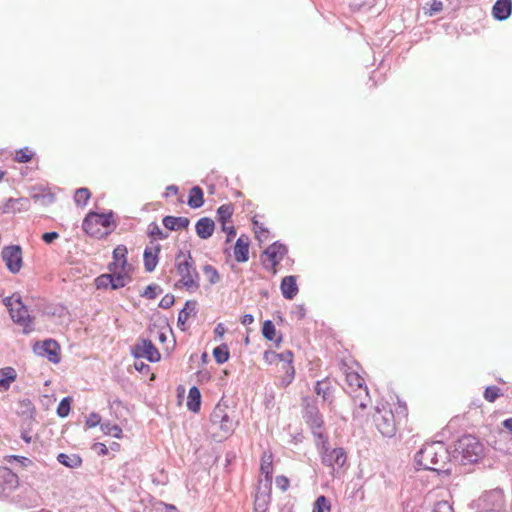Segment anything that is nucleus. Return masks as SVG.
Returning <instances> with one entry per match:
<instances>
[{
	"instance_id": "nucleus-1",
	"label": "nucleus",
	"mask_w": 512,
	"mask_h": 512,
	"mask_svg": "<svg viewBox=\"0 0 512 512\" xmlns=\"http://www.w3.org/2000/svg\"><path fill=\"white\" fill-rule=\"evenodd\" d=\"M451 453L441 441L426 443L415 455L416 465L425 470L449 473Z\"/></svg>"
},
{
	"instance_id": "nucleus-2",
	"label": "nucleus",
	"mask_w": 512,
	"mask_h": 512,
	"mask_svg": "<svg viewBox=\"0 0 512 512\" xmlns=\"http://www.w3.org/2000/svg\"><path fill=\"white\" fill-rule=\"evenodd\" d=\"M175 268L180 276L179 283L189 292H195L200 287V275L196 269L191 252L180 250L175 257Z\"/></svg>"
},
{
	"instance_id": "nucleus-3",
	"label": "nucleus",
	"mask_w": 512,
	"mask_h": 512,
	"mask_svg": "<svg viewBox=\"0 0 512 512\" xmlns=\"http://www.w3.org/2000/svg\"><path fill=\"white\" fill-rule=\"evenodd\" d=\"M484 455L483 444L472 435H465L458 439L452 453L453 459L463 465L478 462Z\"/></svg>"
},
{
	"instance_id": "nucleus-4",
	"label": "nucleus",
	"mask_w": 512,
	"mask_h": 512,
	"mask_svg": "<svg viewBox=\"0 0 512 512\" xmlns=\"http://www.w3.org/2000/svg\"><path fill=\"white\" fill-rule=\"evenodd\" d=\"M304 414L306 423L310 426L313 436L316 438V445L321 443L325 446L327 437L322 431L323 417L315 402L309 397L303 398Z\"/></svg>"
},
{
	"instance_id": "nucleus-5",
	"label": "nucleus",
	"mask_w": 512,
	"mask_h": 512,
	"mask_svg": "<svg viewBox=\"0 0 512 512\" xmlns=\"http://www.w3.org/2000/svg\"><path fill=\"white\" fill-rule=\"evenodd\" d=\"M471 507L475 512H508L505 496L497 489L484 492L472 502Z\"/></svg>"
},
{
	"instance_id": "nucleus-6",
	"label": "nucleus",
	"mask_w": 512,
	"mask_h": 512,
	"mask_svg": "<svg viewBox=\"0 0 512 512\" xmlns=\"http://www.w3.org/2000/svg\"><path fill=\"white\" fill-rule=\"evenodd\" d=\"M113 224V213L90 212L82 223L83 230L95 238H101L107 234L102 228H109Z\"/></svg>"
},
{
	"instance_id": "nucleus-7",
	"label": "nucleus",
	"mask_w": 512,
	"mask_h": 512,
	"mask_svg": "<svg viewBox=\"0 0 512 512\" xmlns=\"http://www.w3.org/2000/svg\"><path fill=\"white\" fill-rule=\"evenodd\" d=\"M373 418L378 431L384 437H393L396 434L395 417L389 407L377 408Z\"/></svg>"
},
{
	"instance_id": "nucleus-8",
	"label": "nucleus",
	"mask_w": 512,
	"mask_h": 512,
	"mask_svg": "<svg viewBox=\"0 0 512 512\" xmlns=\"http://www.w3.org/2000/svg\"><path fill=\"white\" fill-rule=\"evenodd\" d=\"M287 252V247L279 242H274L268 246L261 256L264 268L276 274L277 265L282 261Z\"/></svg>"
},
{
	"instance_id": "nucleus-9",
	"label": "nucleus",
	"mask_w": 512,
	"mask_h": 512,
	"mask_svg": "<svg viewBox=\"0 0 512 512\" xmlns=\"http://www.w3.org/2000/svg\"><path fill=\"white\" fill-rule=\"evenodd\" d=\"M317 446L320 447L322 463L325 466L331 467L334 471H336L345 465L347 461V455L343 448L338 447L330 449L328 447V441L326 442L325 446H323L321 442Z\"/></svg>"
},
{
	"instance_id": "nucleus-10",
	"label": "nucleus",
	"mask_w": 512,
	"mask_h": 512,
	"mask_svg": "<svg viewBox=\"0 0 512 512\" xmlns=\"http://www.w3.org/2000/svg\"><path fill=\"white\" fill-rule=\"evenodd\" d=\"M10 316L12 320L23 327V333L29 334L34 330L32 318L30 317L26 306L22 303L19 296L16 299V306L10 308Z\"/></svg>"
},
{
	"instance_id": "nucleus-11",
	"label": "nucleus",
	"mask_w": 512,
	"mask_h": 512,
	"mask_svg": "<svg viewBox=\"0 0 512 512\" xmlns=\"http://www.w3.org/2000/svg\"><path fill=\"white\" fill-rule=\"evenodd\" d=\"M132 354L135 358H145L149 362H157L161 356L152 341L148 339L139 340L132 348Z\"/></svg>"
},
{
	"instance_id": "nucleus-12",
	"label": "nucleus",
	"mask_w": 512,
	"mask_h": 512,
	"mask_svg": "<svg viewBox=\"0 0 512 512\" xmlns=\"http://www.w3.org/2000/svg\"><path fill=\"white\" fill-rule=\"evenodd\" d=\"M2 259L11 273H17L22 267V250L20 246L13 245L4 247L2 250Z\"/></svg>"
},
{
	"instance_id": "nucleus-13",
	"label": "nucleus",
	"mask_w": 512,
	"mask_h": 512,
	"mask_svg": "<svg viewBox=\"0 0 512 512\" xmlns=\"http://www.w3.org/2000/svg\"><path fill=\"white\" fill-rule=\"evenodd\" d=\"M33 350L39 356H45L52 363L60 362V346L53 339H47L43 342H36Z\"/></svg>"
},
{
	"instance_id": "nucleus-14",
	"label": "nucleus",
	"mask_w": 512,
	"mask_h": 512,
	"mask_svg": "<svg viewBox=\"0 0 512 512\" xmlns=\"http://www.w3.org/2000/svg\"><path fill=\"white\" fill-rule=\"evenodd\" d=\"M270 490L271 484H262L261 480L255 495L254 507L256 512H265L267 510L270 503Z\"/></svg>"
},
{
	"instance_id": "nucleus-15",
	"label": "nucleus",
	"mask_w": 512,
	"mask_h": 512,
	"mask_svg": "<svg viewBox=\"0 0 512 512\" xmlns=\"http://www.w3.org/2000/svg\"><path fill=\"white\" fill-rule=\"evenodd\" d=\"M152 247H146L144 250L143 258H144V267L147 272H152L155 270L158 264V255L161 250V246L158 243H153Z\"/></svg>"
},
{
	"instance_id": "nucleus-16",
	"label": "nucleus",
	"mask_w": 512,
	"mask_h": 512,
	"mask_svg": "<svg viewBox=\"0 0 512 512\" xmlns=\"http://www.w3.org/2000/svg\"><path fill=\"white\" fill-rule=\"evenodd\" d=\"M314 391L322 398L323 402H327L329 405L333 403L334 387L328 378L317 381L315 383Z\"/></svg>"
},
{
	"instance_id": "nucleus-17",
	"label": "nucleus",
	"mask_w": 512,
	"mask_h": 512,
	"mask_svg": "<svg viewBox=\"0 0 512 512\" xmlns=\"http://www.w3.org/2000/svg\"><path fill=\"white\" fill-rule=\"evenodd\" d=\"M18 485V477L9 468L0 467V493L10 491Z\"/></svg>"
},
{
	"instance_id": "nucleus-18",
	"label": "nucleus",
	"mask_w": 512,
	"mask_h": 512,
	"mask_svg": "<svg viewBox=\"0 0 512 512\" xmlns=\"http://www.w3.org/2000/svg\"><path fill=\"white\" fill-rule=\"evenodd\" d=\"M249 238L245 235H241L234 246L233 254L234 258L239 263H244L249 259Z\"/></svg>"
},
{
	"instance_id": "nucleus-19",
	"label": "nucleus",
	"mask_w": 512,
	"mask_h": 512,
	"mask_svg": "<svg viewBox=\"0 0 512 512\" xmlns=\"http://www.w3.org/2000/svg\"><path fill=\"white\" fill-rule=\"evenodd\" d=\"M237 422L234 421L230 416L221 421V424H216L211 430L213 436L219 441L227 438L235 429Z\"/></svg>"
},
{
	"instance_id": "nucleus-20",
	"label": "nucleus",
	"mask_w": 512,
	"mask_h": 512,
	"mask_svg": "<svg viewBox=\"0 0 512 512\" xmlns=\"http://www.w3.org/2000/svg\"><path fill=\"white\" fill-rule=\"evenodd\" d=\"M214 221L208 217L200 218L195 225L196 234L201 239H208L213 235Z\"/></svg>"
},
{
	"instance_id": "nucleus-21",
	"label": "nucleus",
	"mask_w": 512,
	"mask_h": 512,
	"mask_svg": "<svg viewBox=\"0 0 512 512\" xmlns=\"http://www.w3.org/2000/svg\"><path fill=\"white\" fill-rule=\"evenodd\" d=\"M512 12V0H497L492 8V14L497 20L509 18Z\"/></svg>"
},
{
	"instance_id": "nucleus-22",
	"label": "nucleus",
	"mask_w": 512,
	"mask_h": 512,
	"mask_svg": "<svg viewBox=\"0 0 512 512\" xmlns=\"http://www.w3.org/2000/svg\"><path fill=\"white\" fill-rule=\"evenodd\" d=\"M260 471L265 476L262 484L272 485V474H273V455L269 451H265L261 457Z\"/></svg>"
},
{
	"instance_id": "nucleus-23",
	"label": "nucleus",
	"mask_w": 512,
	"mask_h": 512,
	"mask_svg": "<svg viewBox=\"0 0 512 512\" xmlns=\"http://www.w3.org/2000/svg\"><path fill=\"white\" fill-rule=\"evenodd\" d=\"M280 290L285 299L292 300L298 293L295 276H285L280 284Z\"/></svg>"
},
{
	"instance_id": "nucleus-24",
	"label": "nucleus",
	"mask_w": 512,
	"mask_h": 512,
	"mask_svg": "<svg viewBox=\"0 0 512 512\" xmlns=\"http://www.w3.org/2000/svg\"><path fill=\"white\" fill-rule=\"evenodd\" d=\"M197 302L189 300L178 314L177 324L181 330H185V325L190 316H196Z\"/></svg>"
},
{
	"instance_id": "nucleus-25",
	"label": "nucleus",
	"mask_w": 512,
	"mask_h": 512,
	"mask_svg": "<svg viewBox=\"0 0 512 512\" xmlns=\"http://www.w3.org/2000/svg\"><path fill=\"white\" fill-rule=\"evenodd\" d=\"M128 251L127 248L124 245H118L113 250V259L114 262L109 265V269L112 271L113 269L116 270L120 268L121 270H124L127 265V255Z\"/></svg>"
},
{
	"instance_id": "nucleus-26",
	"label": "nucleus",
	"mask_w": 512,
	"mask_h": 512,
	"mask_svg": "<svg viewBox=\"0 0 512 512\" xmlns=\"http://www.w3.org/2000/svg\"><path fill=\"white\" fill-rule=\"evenodd\" d=\"M163 225L168 230H178L182 228H187L189 226L190 220L187 217H174V216H165L163 218Z\"/></svg>"
},
{
	"instance_id": "nucleus-27",
	"label": "nucleus",
	"mask_w": 512,
	"mask_h": 512,
	"mask_svg": "<svg viewBox=\"0 0 512 512\" xmlns=\"http://www.w3.org/2000/svg\"><path fill=\"white\" fill-rule=\"evenodd\" d=\"M16 371L12 367L0 369V389L8 390L11 383L16 379Z\"/></svg>"
},
{
	"instance_id": "nucleus-28",
	"label": "nucleus",
	"mask_w": 512,
	"mask_h": 512,
	"mask_svg": "<svg viewBox=\"0 0 512 512\" xmlns=\"http://www.w3.org/2000/svg\"><path fill=\"white\" fill-rule=\"evenodd\" d=\"M201 405V393L200 390L193 386L189 389L187 407L192 412H198Z\"/></svg>"
},
{
	"instance_id": "nucleus-29",
	"label": "nucleus",
	"mask_w": 512,
	"mask_h": 512,
	"mask_svg": "<svg viewBox=\"0 0 512 512\" xmlns=\"http://www.w3.org/2000/svg\"><path fill=\"white\" fill-rule=\"evenodd\" d=\"M350 395L354 401V404L359 409H362V410L366 409L367 406L369 405V403L371 402L367 388H361V390H359L355 393H352Z\"/></svg>"
},
{
	"instance_id": "nucleus-30",
	"label": "nucleus",
	"mask_w": 512,
	"mask_h": 512,
	"mask_svg": "<svg viewBox=\"0 0 512 512\" xmlns=\"http://www.w3.org/2000/svg\"><path fill=\"white\" fill-rule=\"evenodd\" d=\"M227 407L222 404H217L210 415V429L216 424H221V421L228 417Z\"/></svg>"
},
{
	"instance_id": "nucleus-31",
	"label": "nucleus",
	"mask_w": 512,
	"mask_h": 512,
	"mask_svg": "<svg viewBox=\"0 0 512 512\" xmlns=\"http://www.w3.org/2000/svg\"><path fill=\"white\" fill-rule=\"evenodd\" d=\"M204 203L203 191L199 186H194L189 192L188 205L191 208H200Z\"/></svg>"
},
{
	"instance_id": "nucleus-32",
	"label": "nucleus",
	"mask_w": 512,
	"mask_h": 512,
	"mask_svg": "<svg viewBox=\"0 0 512 512\" xmlns=\"http://www.w3.org/2000/svg\"><path fill=\"white\" fill-rule=\"evenodd\" d=\"M346 381H347L348 386L350 387V391H349L350 394L361 390V388H367L364 385V379L361 378L360 375L357 373H354V372L347 373Z\"/></svg>"
},
{
	"instance_id": "nucleus-33",
	"label": "nucleus",
	"mask_w": 512,
	"mask_h": 512,
	"mask_svg": "<svg viewBox=\"0 0 512 512\" xmlns=\"http://www.w3.org/2000/svg\"><path fill=\"white\" fill-rule=\"evenodd\" d=\"M57 460L59 463L69 468H77L82 463L81 458L76 454L60 453L57 456Z\"/></svg>"
},
{
	"instance_id": "nucleus-34",
	"label": "nucleus",
	"mask_w": 512,
	"mask_h": 512,
	"mask_svg": "<svg viewBox=\"0 0 512 512\" xmlns=\"http://www.w3.org/2000/svg\"><path fill=\"white\" fill-rule=\"evenodd\" d=\"M229 349L226 344H221L214 348L213 357L218 364H223L229 359Z\"/></svg>"
},
{
	"instance_id": "nucleus-35",
	"label": "nucleus",
	"mask_w": 512,
	"mask_h": 512,
	"mask_svg": "<svg viewBox=\"0 0 512 512\" xmlns=\"http://www.w3.org/2000/svg\"><path fill=\"white\" fill-rule=\"evenodd\" d=\"M262 334L267 340H270V341L275 340L277 343H279L281 341V337H279L278 339H275L276 329H275V325L273 324V322L271 320H266L263 323Z\"/></svg>"
},
{
	"instance_id": "nucleus-36",
	"label": "nucleus",
	"mask_w": 512,
	"mask_h": 512,
	"mask_svg": "<svg viewBox=\"0 0 512 512\" xmlns=\"http://www.w3.org/2000/svg\"><path fill=\"white\" fill-rule=\"evenodd\" d=\"M233 214V207L230 204L221 205L217 209L218 221L221 223H227Z\"/></svg>"
},
{
	"instance_id": "nucleus-37",
	"label": "nucleus",
	"mask_w": 512,
	"mask_h": 512,
	"mask_svg": "<svg viewBox=\"0 0 512 512\" xmlns=\"http://www.w3.org/2000/svg\"><path fill=\"white\" fill-rule=\"evenodd\" d=\"M101 431L105 435H111L115 438H121L122 437V429L116 425L111 424L110 422H104L101 424Z\"/></svg>"
},
{
	"instance_id": "nucleus-38",
	"label": "nucleus",
	"mask_w": 512,
	"mask_h": 512,
	"mask_svg": "<svg viewBox=\"0 0 512 512\" xmlns=\"http://www.w3.org/2000/svg\"><path fill=\"white\" fill-rule=\"evenodd\" d=\"M111 275V288L116 290L126 285L127 275L124 273H110Z\"/></svg>"
},
{
	"instance_id": "nucleus-39",
	"label": "nucleus",
	"mask_w": 512,
	"mask_h": 512,
	"mask_svg": "<svg viewBox=\"0 0 512 512\" xmlns=\"http://www.w3.org/2000/svg\"><path fill=\"white\" fill-rule=\"evenodd\" d=\"M91 194L87 188H78L74 195V201L78 206H85Z\"/></svg>"
},
{
	"instance_id": "nucleus-40",
	"label": "nucleus",
	"mask_w": 512,
	"mask_h": 512,
	"mask_svg": "<svg viewBox=\"0 0 512 512\" xmlns=\"http://www.w3.org/2000/svg\"><path fill=\"white\" fill-rule=\"evenodd\" d=\"M203 273L207 277L210 284H216L220 281V275L215 267L210 264H206L203 267Z\"/></svg>"
},
{
	"instance_id": "nucleus-41",
	"label": "nucleus",
	"mask_w": 512,
	"mask_h": 512,
	"mask_svg": "<svg viewBox=\"0 0 512 512\" xmlns=\"http://www.w3.org/2000/svg\"><path fill=\"white\" fill-rule=\"evenodd\" d=\"M331 506L325 496H319L315 503L313 512H330Z\"/></svg>"
},
{
	"instance_id": "nucleus-42",
	"label": "nucleus",
	"mask_w": 512,
	"mask_h": 512,
	"mask_svg": "<svg viewBox=\"0 0 512 512\" xmlns=\"http://www.w3.org/2000/svg\"><path fill=\"white\" fill-rule=\"evenodd\" d=\"M148 235L151 238H158L160 240H164L168 237V234L163 232L157 223L152 222L148 227Z\"/></svg>"
},
{
	"instance_id": "nucleus-43",
	"label": "nucleus",
	"mask_w": 512,
	"mask_h": 512,
	"mask_svg": "<svg viewBox=\"0 0 512 512\" xmlns=\"http://www.w3.org/2000/svg\"><path fill=\"white\" fill-rule=\"evenodd\" d=\"M70 405H71V398L70 397H64L58 407H57V414L59 417L64 418L68 416L70 412Z\"/></svg>"
},
{
	"instance_id": "nucleus-44",
	"label": "nucleus",
	"mask_w": 512,
	"mask_h": 512,
	"mask_svg": "<svg viewBox=\"0 0 512 512\" xmlns=\"http://www.w3.org/2000/svg\"><path fill=\"white\" fill-rule=\"evenodd\" d=\"M285 371V375L280 380V385L282 387H287L294 379L295 370L293 365H287V369H283Z\"/></svg>"
},
{
	"instance_id": "nucleus-45",
	"label": "nucleus",
	"mask_w": 512,
	"mask_h": 512,
	"mask_svg": "<svg viewBox=\"0 0 512 512\" xmlns=\"http://www.w3.org/2000/svg\"><path fill=\"white\" fill-rule=\"evenodd\" d=\"M32 155V152L25 147L16 152L15 160L19 163H27L32 159Z\"/></svg>"
},
{
	"instance_id": "nucleus-46",
	"label": "nucleus",
	"mask_w": 512,
	"mask_h": 512,
	"mask_svg": "<svg viewBox=\"0 0 512 512\" xmlns=\"http://www.w3.org/2000/svg\"><path fill=\"white\" fill-rule=\"evenodd\" d=\"M160 293H162V289L160 288V286L156 284H151L146 287L142 296L148 299H155Z\"/></svg>"
},
{
	"instance_id": "nucleus-47",
	"label": "nucleus",
	"mask_w": 512,
	"mask_h": 512,
	"mask_svg": "<svg viewBox=\"0 0 512 512\" xmlns=\"http://www.w3.org/2000/svg\"><path fill=\"white\" fill-rule=\"evenodd\" d=\"M95 285L98 289H106L111 287V275L102 274L95 279Z\"/></svg>"
},
{
	"instance_id": "nucleus-48",
	"label": "nucleus",
	"mask_w": 512,
	"mask_h": 512,
	"mask_svg": "<svg viewBox=\"0 0 512 512\" xmlns=\"http://www.w3.org/2000/svg\"><path fill=\"white\" fill-rule=\"evenodd\" d=\"M272 355L274 357H277L280 359V361L283 362V366L282 368L283 369H287V365H292V361H293V354L291 351L287 350V351H284L282 353H279V354H275V353H272Z\"/></svg>"
},
{
	"instance_id": "nucleus-49",
	"label": "nucleus",
	"mask_w": 512,
	"mask_h": 512,
	"mask_svg": "<svg viewBox=\"0 0 512 512\" xmlns=\"http://www.w3.org/2000/svg\"><path fill=\"white\" fill-rule=\"evenodd\" d=\"M500 389L496 386H489L485 389L484 398L489 402H494L499 396Z\"/></svg>"
},
{
	"instance_id": "nucleus-50",
	"label": "nucleus",
	"mask_w": 512,
	"mask_h": 512,
	"mask_svg": "<svg viewBox=\"0 0 512 512\" xmlns=\"http://www.w3.org/2000/svg\"><path fill=\"white\" fill-rule=\"evenodd\" d=\"M432 512H454V511H453L452 505L448 501L442 500V501L437 502L434 505Z\"/></svg>"
},
{
	"instance_id": "nucleus-51",
	"label": "nucleus",
	"mask_w": 512,
	"mask_h": 512,
	"mask_svg": "<svg viewBox=\"0 0 512 512\" xmlns=\"http://www.w3.org/2000/svg\"><path fill=\"white\" fill-rule=\"evenodd\" d=\"M101 424V417L98 413L93 412L86 419V426L88 428H93L96 427L97 425L101 426Z\"/></svg>"
},
{
	"instance_id": "nucleus-52",
	"label": "nucleus",
	"mask_w": 512,
	"mask_h": 512,
	"mask_svg": "<svg viewBox=\"0 0 512 512\" xmlns=\"http://www.w3.org/2000/svg\"><path fill=\"white\" fill-rule=\"evenodd\" d=\"M174 296L172 294H166L162 299L160 300L159 307L163 309H168L174 304Z\"/></svg>"
},
{
	"instance_id": "nucleus-53",
	"label": "nucleus",
	"mask_w": 512,
	"mask_h": 512,
	"mask_svg": "<svg viewBox=\"0 0 512 512\" xmlns=\"http://www.w3.org/2000/svg\"><path fill=\"white\" fill-rule=\"evenodd\" d=\"M276 486L282 491H286L289 486V480L285 476H277L275 480Z\"/></svg>"
},
{
	"instance_id": "nucleus-54",
	"label": "nucleus",
	"mask_w": 512,
	"mask_h": 512,
	"mask_svg": "<svg viewBox=\"0 0 512 512\" xmlns=\"http://www.w3.org/2000/svg\"><path fill=\"white\" fill-rule=\"evenodd\" d=\"M59 237V234L57 232H46L42 235V240L47 243V244H50L52 243L54 240H56L57 238Z\"/></svg>"
},
{
	"instance_id": "nucleus-55",
	"label": "nucleus",
	"mask_w": 512,
	"mask_h": 512,
	"mask_svg": "<svg viewBox=\"0 0 512 512\" xmlns=\"http://www.w3.org/2000/svg\"><path fill=\"white\" fill-rule=\"evenodd\" d=\"M292 314L297 317V319H303L305 317V314H306V310L304 308L303 305H297L295 306V308L292 310Z\"/></svg>"
},
{
	"instance_id": "nucleus-56",
	"label": "nucleus",
	"mask_w": 512,
	"mask_h": 512,
	"mask_svg": "<svg viewBox=\"0 0 512 512\" xmlns=\"http://www.w3.org/2000/svg\"><path fill=\"white\" fill-rule=\"evenodd\" d=\"M222 230L227 233V241H230L236 235L234 226H227V223H222Z\"/></svg>"
},
{
	"instance_id": "nucleus-57",
	"label": "nucleus",
	"mask_w": 512,
	"mask_h": 512,
	"mask_svg": "<svg viewBox=\"0 0 512 512\" xmlns=\"http://www.w3.org/2000/svg\"><path fill=\"white\" fill-rule=\"evenodd\" d=\"M442 9H443V3L438 0H433L432 4L430 6V15L440 12Z\"/></svg>"
},
{
	"instance_id": "nucleus-58",
	"label": "nucleus",
	"mask_w": 512,
	"mask_h": 512,
	"mask_svg": "<svg viewBox=\"0 0 512 512\" xmlns=\"http://www.w3.org/2000/svg\"><path fill=\"white\" fill-rule=\"evenodd\" d=\"M16 299L17 297H15V295L4 298L3 303L9 311L10 308H14L16 306Z\"/></svg>"
},
{
	"instance_id": "nucleus-59",
	"label": "nucleus",
	"mask_w": 512,
	"mask_h": 512,
	"mask_svg": "<svg viewBox=\"0 0 512 512\" xmlns=\"http://www.w3.org/2000/svg\"><path fill=\"white\" fill-rule=\"evenodd\" d=\"M225 331H226V328L223 323L217 324L214 329L215 335L220 338L223 337V335L225 334Z\"/></svg>"
},
{
	"instance_id": "nucleus-60",
	"label": "nucleus",
	"mask_w": 512,
	"mask_h": 512,
	"mask_svg": "<svg viewBox=\"0 0 512 512\" xmlns=\"http://www.w3.org/2000/svg\"><path fill=\"white\" fill-rule=\"evenodd\" d=\"M253 322H254V317L251 314H245V315H243V317L241 319V323L243 325H250Z\"/></svg>"
},
{
	"instance_id": "nucleus-61",
	"label": "nucleus",
	"mask_w": 512,
	"mask_h": 512,
	"mask_svg": "<svg viewBox=\"0 0 512 512\" xmlns=\"http://www.w3.org/2000/svg\"><path fill=\"white\" fill-rule=\"evenodd\" d=\"M178 193V187L175 185H169L166 188L165 196L176 195Z\"/></svg>"
},
{
	"instance_id": "nucleus-62",
	"label": "nucleus",
	"mask_w": 512,
	"mask_h": 512,
	"mask_svg": "<svg viewBox=\"0 0 512 512\" xmlns=\"http://www.w3.org/2000/svg\"><path fill=\"white\" fill-rule=\"evenodd\" d=\"M19 200L16 199H9L7 203L4 206V212H10L13 211V205L17 203Z\"/></svg>"
},
{
	"instance_id": "nucleus-63",
	"label": "nucleus",
	"mask_w": 512,
	"mask_h": 512,
	"mask_svg": "<svg viewBox=\"0 0 512 512\" xmlns=\"http://www.w3.org/2000/svg\"><path fill=\"white\" fill-rule=\"evenodd\" d=\"M95 447L99 449L100 453L105 455L108 453V449L105 444L103 443H96Z\"/></svg>"
},
{
	"instance_id": "nucleus-64",
	"label": "nucleus",
	"mask_w": 512,
	"mask_h": 512,
	"mask_svg": "<svg viewBox=\"0 0 512 512\" xmlns=\"http://www.w3.org/2000/svg\"><path fill=\"white\" fill-rule=\"evenodd\" d=\"M503 426L509 431L512 432V418H508L503 421Z\"/></svg>"
}]
</instances>
